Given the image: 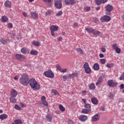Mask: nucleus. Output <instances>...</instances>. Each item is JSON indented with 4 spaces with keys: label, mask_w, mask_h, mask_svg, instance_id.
I'll return each instance as SVG.
<instances>
[{
    "label": "nucleus",
    "mask_w": 124,
    "mask_h": 124,
    "mask_svg": "<svg viewBox=\"0 0 124 124\" xmlns=\"http://www.w3.org/2000/svg\"><path fill=\"white\" fill-rule=\"evenodd\" d=\"M29 83L31 89L37 90V91L40 89V85L37 83L34 78L31 79Z\"/></svg>",
    "instance_id": "obj_1"
},
{
    "label": "nucleus",
    "mask_w": 124,
    "mask_h": 124,
    "mask_svg": "<svg viewBox=\"0 0 124 124\" xmlns=\"http://www.w3.org/2000/svg\"><path fill=\"white\" fill-rule=\"evenodd\" d=\"M30 78L28 75H23L21 78H20L19 83L23 86H27L30 83Z\"/></svg>",
    "instance_id": "obj_2"
},
{
    "label": "nucleus",
    "mask_w": 124,
    "mask_h": 124,
    "mask_svg": "<svg viewBox=\"0 0 124 124\" xmlns=\"http://www.w3.org/2000/svg\"><path fill=\"white\" fill-rule=\"evenodd\" d=\"M44 75L46 77H47V78H51V79H53L54 77V73H53L51 70L45 72L44 73Z\"/></svg>",
    "instance_id": "obj_3"
},
{
    "label": "nucleus",
    "mask_w": 124,
    "mask_h": 124,
    "mask_svg": "<svg viewBox=\"0 0 124 124\" xmlns=\"http://www.w3.org/2000/svg\"><path fill=\"white\" fill-rule=\"evenodd\" d=\"M106 15H111V12L113 10V6L108 4L105 7Z\"/></svg>",
    "instance_id": "obj_4"
},
{
    "label": "nucleus",
    "mask_w": 124,
    "mask_h": 124,
    "mask_svg": "<svg viewBox=\"0 0 124 124\" xmlns=\"http://www.w3.org/2000/svg\"><path fill=\"white\" fill-rule=\"evenodd\" d=\"M83 68L85 69V71L87 74H90L92 72V69L90 68L89 63L87 62H86L83 65Z\"/></svg>",
    "instance_id": "obj_5"
},
{
    "label": "nucleus",
    "mask_w": 124,
    "mask_h": 124,
    "mask_svg": "<svg viewBox=\"0 0 124 124\" xmlns=\"http://www.w3.org/2000/svg\"><path fill=\"white\" fill-rule=\"evenodd\" d=\"M54 5L56 8L61 9L62 7V0H54Z\"/></svg>",
    "instance_id": "obj_6"
},
{
    "label": "nucleus",
    "mask_w": 124,
    "mask_h": 124,
    "mask_svg": "<svg viewBox=\"0 0 124 124\" xmlns=\"http://www.w3.org/2000/svg\"><path fill=\"white\" fill-rule=\"evenodd\" d=\"M100 21L102 23H104V22H110V21H111V17L107 15L104 16L100 18Z\"/></svg>",
    "instance_id": "obj_7"
},
{
    "label": "nucleus",
    "mask_w": 124,
    "mask_h": 124,
    "mask_svg": "<svg viewBox=\"0 0 124 124\" xmlns=\"http://www.w3.org/2000/svg\"><path fill=\"white\" fill-rule=\"evenodd\" d=\"M108 85L109 87L114 88V87H117L118 83L115 82L113 80H109L108 81Z\"/></svg>",
    "instance_id": "obj_8"
},
{
    "label": "nucleus",
    "mask_w": 124,
    "mask_h": 124,
    "mask_svg": "<svg viewBox=\"0 0 124 124\" xmlns=\"http://www.w3.org/2000/svg\"><path fill=\"white\" fill-rule=\"evenodd\" d=\"M41 100L42 103L45 105V106H48V102L46 101V97H45V96H42Z\"/></svg>",
    "instance_id": "obj_9"
},
{
    "label": "nucleus",
    "mask_w": 124,
    "mask_h": 124,
    "mask_svg": "<svg viewBox=\"0 0 124 124\" xmlns=\"http://www.w3.org/2000/svg\"><path fill=\"white\" fill-rule=\"evenodd\" d=\"M93 122H97L99 121V114H96L92 117Z\"/></svg>",
    "instance_id": "obj_10"
},
{
    "label": "nucleus",
    "mask_w": 124,
    "mask_h": 124,
    "mask_svg": "<svg viewBox=\"0 0 124 124\" xmlns=\"http://www.w3.org/2000/svg\"><path fill=\"white\" fill-rule=\"evenodd\" d=\"M50 30L51 31H56L59 30V27L56 25H52L50 27Z\"/></svg>",
    "instance_id": "obj_11"
},
{
    "label": "nucleus",
    "mask_w": 124,
    "mask_h": 124,
    "mask_svg": "<svg viewBox=\"0 0 124 124\" xmlns=\"http://www.w3.org/2000/svg\"><path fill=\"white\" fill-rule=\"evenodd\" d=\"M17 91H16V90L14 89H12L11 90V97H16V96H17Z\"/></svg>",
    "instance_id": "obj_12"
},
{
    "label": "nucleus",
    "mask_w": 124,
    "mask_h": 124,
    "mask_svg": "<svg viewBox=\"0 0 124 124\" xmlns=\"http://www.w3.org/2000/svg\"><path fill=\"white\" fill-rule=\"evenodd\" d=\"M91 102L93 104H94L95 105H97V104H98V100L95 97H92L91 98Z\"/></svg>",
    "instance_id": "obj_13"
},
{
    "label": "nucleus",
    "mask_w": 124,
    "mask_h": 124,
    "mask_svg": "<svg viewBox=\"0 0 124 124\" xmlns=\"http://www.w3.org/2000/svg\"><path fill=\"white\" fill-rule=\"evenodd\" d=\"M16 60H18V61H21V60H24L25 59V57L24 56L20 54H16Z\"/></svg>",
    "instance_id": "obj_14"
},
{
    "label": "nucleus",
    "mask_w": 124,
    "mask_h": 124,
    "mask_svg": "<svg viewBox=\"0 0 124 124\" xmlns=\"http://www.w3.org/2000/svg\"><path fill=\"white\" fill-rule=\"evenodd\" d=\"M65 3L67 5H68V4L72 5L74 4V0H65Z\"/></svg>",
    "instance_id": "obj_15"
},
{
    "label": "nucleus",
    "mask_w": 124,
    "mask_h": 124,
    "mask_svg": "<svg viewBox=\"0 0 124 124\" xmlns=\"http://www.w3.org/2000/svg\"><path fill=\"white\" fill-rule=\"evenodd\" d=\"M87 116L85 115H80L79 118L78 119L79 121H81V122H85V121H86V120H87Z\"/></svg>",
    "instance_id": "obj_16"
},
{
    "label": "nucleus",
    "mask_w": 124,
    "mask_h": 124,
    "mask_svg": "<svg viewBox=\"0 0 124 124\" xmlns=\"http://www.w3.org/2000/svg\"><path fill=\"white\" fill-rule=\"evenodd\" d=\"M4 5L6 7L11 8V2L9 0H6L4 3Z\"/></svg>",
    "instance_id": "obj_17"
},
{
    "label": "nucleus",
    "mask_w": 124,
    "mask_h": 124,
    "mask_svg": "<svg viewBox=\"0 0 124 124\" xmlns=\"http://www.w3.org/2000/svg\"><path fill=\"white\" fill-rule=\"evenodd\" d=\"M103 80V77H100V78H99L97 82L96 83V85L98 86L99 85H100V84L102 83Z\"/></svg>",
    "instance_id": "obj_18"
},
{
    "label": "nucleus",
    "mask_w": 124,
    "mask_h": 124,
    "mask_svg": "<svg viewBox=\"0 0 124 124\" xmlns=\"http://www.w3.org/2000/svg\"><path fill=\"white\" fill-rule=\"evenodd\" d=\"M46 119L48 122H52V120H53V117H52V115L50 114H48L46 116Z\"/></svg>",
    "instance_id": "obj_19"
},
{
    "label": "nucleus",
    "mask_w": 124,
    "mask_h": 124,
    "mask_svg": "<svg viewBox=\"0 0 124 124\" xmlns=\"http://www.w3.org/2000/svg\"><path fill=\"white\" fill-rule=\"evenodd\" d=\"M8 116L4 113L0 115V119L2 121H3V120L5 119H7Z\"/></svg>",
    "instance_id": "obj_20"
},
{
    "label": "nucleus",
    "mask_w": 124,
    "mask_h": 124,
    "mask_svg": "<svg viewBox=\"0 0 124 124\" xmlns=\"http://www.w3.org/2000/svg\"><path fill=\"white\" fill-rule=\"evenodd\" d=\"M93 69H94V70L96 71L99 70V65L98 64V63H96L94 64L93 66Z\"/></svg>",
    "instance_id": "obj_21"
},
{
    "label": "nucleus",
    "mask_w": 124,
    "mask_h": 124,
    "mask_svg": "<svg viewBox=\"0 0 124 124\" xmlns=\"http://www.w3.org/2000/svg\"><path fill=\"white\" fill-rule=\"evenodd\" d=\"M30 54L32 55L33 56H37V55H38V51L36 50H32L30 52Z\"/></svg>",
    "instance_id": "obj_22"
},
{
    "label": "nucleus",
    "mask_w": 124,
    "mask_h": 124,
    "mask_svg": "<svg viewBox=\"0 0 124 124\" xmlns=\"http://www.w3.org/2000/svg\"><path fill=\"white\" fill-rule=\"evenodd\" d=\"M31 17L33 18V19H36L38 16L37 14H36L35 12L31 13Z\"/></svg>",
    "instance_id": "obj_23"
},
{
    "label": "nucleus",
    "mask_w": 124,
    "mask_h": 124,
    "mask_svg": "<svg viewBox=\"0 0 124 124\" xmlns=\"http://www.w3.org/2000/svg\"><path fill=\"white\" fill-rule=\"evenodd\" d=\"M1 19V22L3 23H5V22H7V21H8V18L6 16H3Z\"/></svg>",
    "instance_id": "obj_24"
},
{
    "label": "nucleus",
    "mask_w": 124,
    "mask_h": 124,
    "mask_svg": "<svg viewBox=\"0 0 124 124\" xmlns=\"http://www.w3.org/2000/svg\"><path fill=\"white\" fill-rule=\"evenodd\" d=\"M70 78H71L70 75L69 74L67 76H65V75L63 76L62 79L63 80H64V81H66L68 79H70Z\"/></svg>",
    "instance_id": "obj_25"
},
{
    "label": "nucleus",
    "mask_w": 124,
    "mask_h": 124,
    "mask_svg": "<svg viewBox=\"0 0 124 124\" xmlns=\"http://www.w3.org/2000/svg\"><path fill=\"white\" fill-rule=\"evenodd\" d=\"M88 33H93L94 35H98L100 34V31H88Z\"/></svg>",
    "instance_id": "obj_26"
},
{
    "label": "nucleus",
    "mask_w": 124,
    "mask_h": 124,
    "mask_svg": "<svg viewBox=\"0 0 124 124\" xmlns=\"http://www.w3.org/2000/svg\"><path fill=\"white\" fill-rule=\"evenodd\" d=\"M84 107L86 108V109L91 111V105L90 104H85Z\"/></svg>",
    "instance_id": "obj_27"
},
{
    "label": "nucleus",
    "mask_w": 124,
    "mask_h": 124,
    "mask_svg": "<svg viewBox=\"0 0 124 124\" xmlns=\"http://www.w3.org/2000/svg\"><path fill=\"white\" fill-rule=\"evenodd\" d=\"M81 112L82 114H88V113L90 112V110L89 109H87V108H83L82 109Z\"/></svg>",
    "instance_id": "obj_28"
},
{
    "label": "nucleus",
    "mask_w": 124,
    "mask_h": 124,
    "mask_svg": "<svg viewBox=\"0 0 124 124\" xmlns=\"http://www.w3.org/2000/svg\"><path fill=\"white\" fill-rule=\"evenodd\" d=\"M59 109L61 111V112H64L65 111V108L62 106V105H60L59 106Z\"/></svg>",
    "instance_id": "obj_29"
},
{
    "label": "nucleus",
    "mask_w": 124,
    "mask_h": 124,
    "mask_svg": "<svg viewBox=\"0 0 124 124\" xmlns=\"http://www.w3.org/2000/svg\"><path fill=\"white\" fill-rule=\"evenodd\" d=\"M32 44L34 45V46H36V47L40 46V43H39V42L34 41L32 42Z\"/></svg>",
    "instance_id": "obj_30"
},
{
    "label": "nucleus",
    "mask_w": 124,
    "mask_h": 124,
    "mask_svg": "<svg viewBox=\"0 0 124 124\" xmlns=\"http://www.w3.org/2000/svg\"><path fill=\"white\" fill-rule=\"evenodd\" d=\"M90 90H94L95 89V85L93 83H91V85H89Z\"/></svg>",
    "instance_id": "obj_31"
},
{
    "label": "nucleus",
    "mask_w": 124,
    "mask_h": 124,
    "mask_svg": "<svg viewBox=\"0 0 124 124\" xmlns=\"http://www.w3.org/2000/svg\"><path fill=\"white\" fill-rule=\"evenodd\" d=\"M77 51L78 53H79L81 55H83V54H84V51L81 48H77Z\"/></svg>",
    "instance_id": "obj_32"
},
{
    "label": "nucleus",
    "mask_w": 124,
    "mask_h": 124,
    "mask_svg": "<svg viewBox=\"0 0 124 124\" xmlns=\"http://www.w3.org/2000/svg\"><path fill=\"white\" fill-rule=\"evenodd\" d=\"M10 100L12 103H14L16 102V98H15V97H11L10 98Z\"/></svg>",
    "instance_id": "obj_33"
},
{
    "label": "nucleus",
    "mask_w": 124,
    "mask_h": 124,
    "mask_svg": "<svg viewBox=\"0 0 124 124\" xmlns=\"http://www.w3.org/2000/svg\"><path fill=\"white\" fill-rule=\"evenodd\" d=\"M21 53L23 54H26L27 53V48L23 47L21 50Z\"/></svg>",
    "instance_id": "obj_34"
},
{
    "label": "nucleus",
    "mask_w": 124,
    "mask_h": 124,
    "mask_svg": "<svg viewBox=\"0 0 124 124\" xmlns=\"http://www.w3.org/2000/svg\"><path fill=\"white\" fill-rule=\"evenodd\" d=\"M15 123H16V124H23V122H22V121H21L20 120H19V119H17L16 120H15Z\"/></svg>",
    "instance_id": "obj_35"
},
{
    "label": "nucleus",
    "mask_w": 124,
    "mask_h": 124,
    "mask_svg": "<svg viewBox=\"0 0 124 124\" xmlns=\"http://www.w3.org/2000/svg\"><path fill=\"white\" fill-rule=\"evenodd\" d=\"M77 75H78V74L77 73L71 74H70V77L71 78H75V77H76Z\"/></svg>",
    "instance_id": "obj_36"
},
{
    "label": "nucleus",
    "mask_w": 124,
    "mask_h": 124,
    "mask_svg": "<svg viewBox=\"0 0 124 124\" xmlns=\"http://www.w3.org/2000/svg\"><path fill=\"white\" fill-rule=\"evenodd\" d=\"M107 66L108 68H111V67H113V66H114V64L113 63L110 64L109 63H108L107 64Z\"/></svg>",
    "instance_id": "obj_37"
},
{
    "label": "nucleus",
    "mask_w": 124,
    "mask_h": 124,
    "mask_svg": "<svg viewBox=\"0 0 124 124\" xmlns=\"http://www.w3.org/2000/svg\"><path fill=\"white\" fill-rule=\"evenodd\" d=\"M112 49L113 50H116L117 48L119 47L118 46V45L117 44H115L112 45Z\"/></svg>",
    "instance_id": "obj_38"
},
{
    "label": "nucleus",
    "mask_w": 124,
    "mask_h": 124,
    "mask_svg": "<svg viewBox=\"0 0 124 124\" xmlns=\"http://www.w3.org/2000/svg\"><path fill=\"white\" fill-rule=\"evenodd\" d=\"M15 108L16 110H22V108H21V107H20L18 105H15Z\"/></svg>",
    "instance_id": "obj_39"
},
{
    "label": "nucleus",
    "mask_w": 124,
    "mask_h": 124,
    "mask_svg": "<svg viewBox=\"0 0 124 124\" xmlns=\"http://www.w3.org/2000/svg\"><path fill=\"white\" fill-rule=\"evenodd\" d=\"M100 62L102 63V64H105V62H106V61L105 59H101L100 60Z\"/></svg>",
    "instance_id": "obj_40"
},
{
    "label": "nucleus",
    "mask_w": 124,
    "mask_h": 124,
    "mask_svg": "<svg viewBox=\"0 0 124 124\" xmlns=\"http://www.w3.org/2000/svg\"><path fill=\"white\" fill-rule=\"evenodd\" d=\"M105 47H106V46H104L101 48V50L102 52H103V53H105L106 52V49H105Z\"/></svg>",
    "instance_id": "obj_41"
},
{
    "label": "nucleus",
    "mask_w": 124,
    "mask_h": 124,
    "mask_svg": "<svg viewBox=\"0 0 124 124\" xmlns=\"http://www.w3.org/2000/svg\"><path fill=\"white\" fill-rule=\"evenodd\" d=\"M86 31H95L94 29H92L91 28H86Z\"/></svg>",
    "instance_id": "obj_42"
},
{
    "label": "nucleus",
    "mask_w": 124,
    "mask_h": 124,
    "mask_svg": "<svg viewBox=\"0 0 124 124\" xmlns=\"http://www.w3.org/2000/svg\"><path fill=\"white\" fill-rule=\"evenodd\" d=\"M62 11H60L56 14V16H62Z\"/></svg>",
    "instance_id": "obj_43"
},
{
    "label": "nucleus",
    "mask_w": 124,
    "mask_h": 124,
    "mask_svg": "<svg viewBox=\"0 0 124 124\" xmlns=\"http://www.w3.org/2000/svg\"><path fill=\"white\" fill-rule=\"evenodd\" d=\"M56 68L57 69H58L59 70V71H60V72L62 71V67H61V66H60V65H59V64H57L56 65Z\"/></svg>",
    "instance_id": "obj_44"
},
{
    "label": "nucleus",
    "mask_w": 124,
    "mask_h": 124,
    "mask_svg": "<svg viewBox=\"0 0 124 124\" xmlns=\"http://www.w3.org/2000/svg\"><path fill=\"white\" fill-rule=\"evenodd\" d=\"M95 1L97 5H100L101 4V0H95Z\"/></svg>",
    "instance_id": "obj_45"
},
{
    "label": "nucleus",
    "mask_w": 124,
    "mask_h": 124,
    "mask_svg": "<svg viewBox=\"0 0 124 124\" xmlns=\"http://www.w3.org/2000/svg\"><path fill=\"white\" fill-rule=\"evenodd\" d=\"M0 42H1V43H2V44H6L7 42L5 40V39H0Z\"/></svg>",
    "instance_id": "obj_46"
},
{
    "label": "nucleus",
    "mask_w": 124,
    "mask_h": 124,
    "mask_svg": "<svg viewBox=\"0 0 124 124\" xmlns=\"http://www.w3.org/2000/svg\"><path fill=\"white\" fill-rule=\"evenodd\" d=\"M52 14V11L51 10L48 11L46 13V15L47 16L51 15Z\"/></svg>",
    "instance_id": "obj_47"
},
{
    "label": "nucleus",
    "mask_w": 124,
    "mask_h": 124,
    "mask_svg": "<svg viewBox=\"0 0 124 124\" xmlns=\"http://www.w3.org/2000/svg\"><path fill=\"white\" fill-rule=\"evenodd\" d=\"M115 51L117 53V54H120V53H121V48L117 47Z\"/></svg>",
    "instance_id": "obj_48"
},
{
    "label": "nucleus",
    "mask_w": 124,
    "mask_h": 124,
    "mask_svg": "<svg viewBox=\"0 0 124 124\" xmlns=\"http://www.w3.org/2000/svg\"><path fill=\"white\" fill-rule=\"evenodd\" d=\"M12 27H13V25L12 24V23H8V28L9 29H12Z\"/></svg>",
    "instance_id": "obj_49"
},
{
    "label": "nucleus",
    "mask_w": 124,
    "mask_h": 124,
    "mask_svg": "<svg viewBox=\"0 0 124 124\" xmlns=\"http://www.w3.org/2000/svg\"><path fill=\"white\" fill-rule=\"evenodd\" d=\"M85 10H86V11H90V10H91V7L86 6L85 8Z\"/></svg>",
    "instance_id": "obj_50"
},
{
    "label": "nucleus",
    "mask_w": 124,
    "mask_h": 124,
    "mask_svg": "<svg viewBox=\"0 0 124 124\" xmlns=\"http://www.w3.org/2000/svg\"><path fill=\"white\" fill-rule=\"evenodd\" d=\"M66 71H67V68H65V69H62V70H61V72L62 73H64L65 72H66Z\"/></svg>",
    "instance_id": "obj_51"
},
{
    "label": "nucleus",
    "mask_w": 124,
    "mask_h": 124,
    "mask_svg": "<svg viewBox=\"0 0 124 124\" xmlns=\"http://www.w3.org/2000/svg\"><path fill=\"white\" fill-rule=\"evenodd\" d=\"M109 97H110V98H112V99H113V98H114V94H113L112 93H110Z\"/></svg>",
    "instance_id": "obj_52"
},
{
    "label": "nucleus",
    "mask_w": 124,
    "mask_h": 124,
    "mask_svg": "<svg viewBox=\"0 0 124 124\" xmlns=\"http://www.w3.org/2000/svg\"><path fill=\"white\" fill-rule=\"evenodd\" d=\"M120 80H124V73L120 77Z\"/></svg>",
    "instance_id": "obj_53"
},
{
    "label": "nucleus",
    "mask_w": 124,
    "mask_h": 124,
    "mask_svg": "<svg viewBox=\"0 0 124 124\" xmlns=\"http://www.w3.org/2000/svg\"><path fill=\"white\" fill-rule=\"evenodd\" d=\"M120 88L121 90H124V84H121L120 85Z\"/></svg>",
    "instance_id": "obj_54"
},
{
    "label": "nucleus",
    "mask_w": 124,
    "mask_h": 124,
    "mask_svg": "<svg viewBox=\"0 0 124 124\" xmlns=\"http://www.w3.org/2000/svg\"><path fill=\"white\" fill-rule=\"evenodd\" d=\"M52 93H54V95H58V94H59V92H58V91H54V92H52Z\"/></svg>",
    "instance_id": "obj_55"
},
{
    "label": "nucleus",
    "mask_w": 124,
    "mask_h": 124,
    "mask_svg": "<svg viewBox=\"0 0 124 124\" xmlns=\"http://www.w3.org/2000/svg\"><path fill=\"white\" fill-rule=\"evenodd\" d=\"M44 2H47V3H50L52 0H43Z\"/></svg>",
    "instance_id": "obj_56"
},
{
    "label": "nucleus",
    "mask_w": 124,
    "mask_h": 124,
    "mask_svg": "<svg viewBox=\"0 0 124 124\" xmlns=\"http://www.w3.org/2000/svg\"><path fill=\"white\" fill-rule=\"evenodd\" d=\"M100 111H105V107H102L100 108Z\"/></svg>",
    "instance_id": "obj_57"
},
{
    "label": "nucleus",
    "mask_w": 124,
    "mask_h": 124,
    "mask_svg": "<svg viewBox=\"0 0 124 124\" xmlns=\"http://www.w3.org/2000/svg\"><path fill=\"white\" fill-rule=\"evenodd\" d=\"M57 40H58V41H62V37H59L57 38Z\"/></svg>",
    "instance_id": "obj_58"
},
{
    "label": "nucleus",
    "mask_w": 124,
    "mask_h": 124,
    "mask_svg": "<svg viewBox=\"0 0 124 124\" xmlns=\"http://www.w3.org/2000/svg\"><path fill=\"white\" fill-rule=\"evenodd\" d=\"M82 102L84 103V104H86L87 103V100L86 99H82Z\"/></svg>",
    "instance_id": "obj_59"
},
{
    "label": "nucleus",
    "mask_w": 124,
    "mask_h": 124,
    "mask_svg": "<svg viewBox=\"0 0 124 124\" xmlns=\"http://www.w3.org/2000/svg\"><path fill=\"white\" fill-rule=\"evenodd\" d=\"M99 57L100 58H104V55H103V54L101 53L99 55Z\"/></svg>",
    "instance_id": "obj_60"
},
{
    "label": "nucleus",
    "mask_w": 124,
    "mask_h": 124,
    "mask_svg": "<svg viewBox=\"0 0 124 124\" xmlns=\"http://www.w3.org/2000/svg\"><path fill=\"white\" fill-rule=\"evenodd\" d=\"M101 3H105L107 1V0H101Z\"/></svg>",
    "instance_id": "obj_61"
},
{
    "label": "nucleus",
    "mask_w": 124,
    "mask_h": 124,
    "mask_svg": "<svg viewBox=\"0 0 124 124\" xmlns=\"http://www.w3.org/2000/svg\"><path fill=\"white\" fill-rule=\"evenodd\" d=\"M23 15H24V16H25V17H27V16H28V15H27V13H26L25 12H24L23 13Z\"/></svg>",
    "instance_id": "obj_62"
},
{
    "label": "nucleus",
    "mask_w": 124,
    "mask_h": 124,
    "mask_svg": "<svg viewBox=\"0 0 124 124\" xmlns=\"http://www.w3.org/2000/svg\"><path fill=\"white\" fill-rule=\"evenodd\" d=\"M74 27H78V23H74Z\"/></svg>",
    "instance_id": "obj_63"
},
{
    "label": "nucleus",
    "mask_w": 124,
    "mask_h": 124,
    "mask_svg": "<svg viewBox=\"0 0 124 124\" xmlns=\"http://www.w3.org/2000/svg\"><path fill=\"white\" fill-rule=\"evenodd\" d=\"M18 79H19V78H18V77L17 76H16V77H14L15 80H18Z\"/></svg>",
    "instance_id": "obj_64"
}]
</instances>
